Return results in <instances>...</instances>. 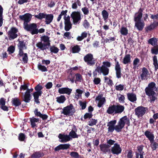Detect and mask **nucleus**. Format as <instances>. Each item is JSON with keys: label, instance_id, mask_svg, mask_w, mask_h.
Wrapping results in <instances>:
<instances>
[{"label": "nucleus", "instance_id": "55", "mask_svg": "<svg viewBox=\"0 0 158 158\" xmlns=\"http://www.w3.org/2000/svg\"><path fill=\"white\" fill-rule=\"evenodd\" d=\"M79 103L80 106H81L82 110H84L86 108L87 104V102L86 101L83 102L81 101H80Z\"/></svg>", "mask_w": 158, "mask_h": 158}, {"label": "nucleus", "instance_id": "17", "mask_svg": "<svg viewBox=\"0 0 158 158\" xmlns=\"http://www.w3.org/2000/svg\"><path fill=\"white\" fill-rule=\"evenodd\" d=\"M144 10L143 8H140L139 9L138 12L135 13L134 18V21L141 20Z\"/></svg>", "mask_w": 158, "mask_h": 158}, {"label": "nucleus", "instance_id": "9", "mask_svg": "<svg viewBox=\"0 0 158 158\" xmlns=\"http://www.w3.org/2000/svg\"><path fill=\"white\" fill-rule=\"evenodd\" d=\"M84 60L87 65L89 66H94L96 63L93 55L90 53L87 54L84 56Z\"/></svg>", "mask_w": 158, "mask_h": 158}, {"label": "nucleus", "instance_id": "59", "mask_svg": "<svg viewBox=\"0 0 158 158\" xmlns=\"http://www.w3.org/2000/svg\"><path fill=\"white\" fill-rule=\"evenodd\" d=\"M64 30L66 31H69L72 28L71 23L64 24Z\"/></svg>", "mask_w": 158, "mask_h": 158}, {"label": "nucleus", "instance_id": "46", "mask_svg": "<svg viewBox=\"0 0 158 158\" xmlns=\"http://www.w3.org/2000/svg\"><path fill=\"white\" fill-rule=\"evenodd\" d=\"M151 52L152 54L157 55L158 54V46H155L151 48Z\"/></svg>", "mask_w": 158, "mask_h": 158}, {"label": "nucleus", "instance_id": "54", "mask_svg": "<svg viewBox=\"0 0 158 158\" xmlns=\"http://www.w3.org/2000/svg\"><path fill=\"white\" fill-rule=\"evenodd\" d=\"M106 102V99L105 98H102V99L99 101V102L98 104V106L99 107H101Z\"/></svg>", "mask_w": 158, "mask_h": 158}, {"label": "nucleus", "instance_id": "10", "mask_svg": "<svg viewBox=\"0 0 158 158\" xmlns=\"http://www.w3.org/2000/svg\"><path fill=\"white\" fill-rule=\"evenodd\" d=\"M122 151V149L120 145L117 143H115L110 149V152L113 154L117 155L120 154Z\"/></svg>", "mask_w": 158, "mask_h": 158}, {"label": "nucleus", "instance_id": "22", "mask_svg": "<svg viewBox=\"0 0 158 158\" xmlns=\"http://www.w3.org/2000/svg\"><path fill=\"white\" fill-rule=\"evenodd\" d=\"M54 16L53 14H46L45 19V23L46 24H48L51 23L53 20Z\"/></svg>", "mask_w": 158, "mask_h": 158}, {"label": "nucleus", "instance_id": "6", "mask_svg": "<svg viewBox=\"0 0 158 158\" xmlns=\"http://www.w3.org/2000/svg\"><path fill=\"white\" fill-rule=\"evenodd\" d=\"M81 14L80 11H74L72 12L70 15L73 19V22L74 24H79L81 19Z\"/></svg>", "mask_w": 158, "mask_h": 158}, {"label": "nucleus", "instance_id": "45", "mask_svg": "<svg viewBox=\"0 0 158 158\" xmlns=\"http://www.w3.org/2000/svg\"><path fill=\"white\" fill-rule=\"evenodd\" d=\"M70 155L73 158H80L81 156L78 152H71Z\"/></svg>", "mask_w": 158, "mask_h": 158}, {"label": "nucleus", "instance_id": "41", "mask_svg": "<svg viewBox=\"0 0 158 158\" xmlns=\"http://www.w3.org/2000/svg\"><path fill=\"white\" fill-rule=\"evenodd\" d=\"M121 34L123 35H126L128 34V30L124 27H122L120 31Z\"/></svg>", "mask_w": 158, "mask_h": 158}, {"label": "nucleus", "instance_id": "51", "mask_svg": "<svg viewBox=\"0 0 158 158\" xmlns=\"http://www.w3.org/2000/svg\"><path fill=\"white\" fill-rule=\"evenodd\" d=\"M83 25L86 29H88L89 28L90 24L88 20L86 19L84 20L83 23Z\"/></svg>", "mask_w": 158, "mask_h": 158}, {"label": "nucleus", "instance_id": "62", "mask_svg": "<svg viewBox=\"0 0 158 158\" xmlns=\"http://www.w3.org/2000/svg\"><path fill=\"white\" fill-rule=\"evenodd\" d=\"M154 29V27H153V25L151 24L150 25L146 27L145 28V31L148 32L149 31H151Z\"/></svg>", "mask_w": 158, "mask_h": 158}, {"label": "nucleus", "instance_id": "56", "mask_svg": "<svg viewBox=\"0 0 158 158\" xmlns=\"http://www.w3.org/2000/svg\"><path fill=\"white\" fill-rule=\"evenodd\" d=\"M81 10L84 15H88L89 13V10L86 6H85L81 8Z\"/></svg>", "mask_w": 158, "mask_h": 158}, {"label": "nucleus", "instance_id": "14", "mask_svg": "<svg viewBox=\"0 0 158 158\" xmlns=\"http://www.w3.org/2000/svg\"><path fill=\"white\" fill-rule=\"evenodd\" d=\"M77 129L76 126L73 125L71 131L69 132V135L70 137H71L72 139V138H77L80 135L77 134L76 132L77 131Z\"/></svg>", "mask_w": 158, "mask_h": 158}, {"label": "nucleus", "instance_id": "12", "mask_svg": "<svg viewBox=\"0 0 158 158\" xmlns=\"http://www.w3.org/2000/svg\"><path fill=\"white\" fill-rule=\"evenodd\" d=\"M18 31V29L15 27H12L8 32V36L11 39H14L16 38L18 36L17 34Z\"/></svg>", "mask_w": 158, "mask_h": 158}, {"label": "nucleus", "instance_id": "2", "mask_svg": "<svg viewBox=\"0 0 158 158\" xmlns=\"http://www.w3.org/2000/svg\"><path fill=\"white\" fill-rule=\"evenodd\" d=\"M111 64L108 61H103L102 65L101 66H98L95 69V70L97 71L99 74L102 73L103 75L105 76L108 75L109 72V68L111 67Z\"/></svg>", "mask_w": 158, "mask_h": 158}, {"label": "nucleus", "instance_id": "8", "mask_svg": "<svg viewBox=\"0 0 158 158\" xmlns=\"http://www.w3.org/2000/svg\"><path fill=\"white\" fill-rule=\"evenodd\" d=\"M129 126L130 124L129 118L127 116H125L120 119L118 123V125L121 131L124 127L125 124Z\"/></svg>", "mask_w": 158, "mask_h": 158}, {"label": "nucleus", "instance_id": "25", "mask_svg": "<svg viewBox=\"0 0 158 158\" xmlns=\"http://www.w3.org/2000/svg\"><path fill=\"white\" fill-rule=\"evenodd\" d=\"M115 114H121L124 110L125 107L123 106L120 105H115Z\"/></svg>", "mask_w": 158, "mask_h": 158}, {"label": "nucleus", "instance_id": "28", "mask_svg": "<svg viewBox=\"0 0 158 158\" xmlns=\"http://www.w3.org/2000/svg\"><path fill=\"white\" fill-rule=\"evenodd\" d=\"M131 56L130 54L125 55L123 58L122 63L124 64H129L131 62Z\"/></svg>", "mask_w": 158, "mask_h": 158}, {"label": "nucleus", "instance_id": "16", "mask_svg": "<svg viewBox=\"0 0 158 158\" xmlns=\"http://www.w3.org/2000/svg\"><path fill=\"white\" fill-rule=\"evenodd\" d=\"M115 69L116 77L118 78H120L122 76L121 68L118 61L115 63Z\"/></svg>", "mask_w": 158, "mask_h": 158}, {"label": "nucleus", "instance_id": "35", "mask_svg": "<svg viewBox=\"0 0 158 158\" xmlns=\"http://www.w3.org/2000/svg\"><path fill=\"white\" fill-rule=\"evenodd\" d=\"M157 39L155 37H153L150 39L148 40L149 44H151L152 46H155L157 44Z\"/></svg>", "mask_w": 158, "mask_h": 158}, {"label": "nucleus", "instance_id": "7", "mask_svg": "<svg viewBox=\"0 0 158 158\" xmlns=\"http://www.w3.org/2000/svg\"><path fill=\"white\" fill-rule=\"evenodd\" d=\"M23 28L27 31L30 32L32 35L36 34L37 31V26L35 23L27 24Z\"/></svg>", "mask_w": 158, "mask_h": 158}, {"label": "nucleus", "instance_id": "40", "mask_svg": "<svg viewBox=\"0 0 158 158\" xmlns=\"http://www.w3.org/2000/svg\"><path fill=\"white\" fill-rule=\"evenodd\" d=\"M49 48L51 52V53L56 54L59 51L58 48L56 47L55 45L50 46Z\"/></svg>", "mask_w": 158, "mask_h": 158}, {"label": "nucleus", "instance_id": "21", "mask_svg": "<svg viewBox=\"0 0 158 158\" xmlns=\"http://www.w3.org/2000/svg\"><path fill=\"white\" fill-rule=\"evenodd\" d=\"M36 47L41 50L44 51L47 49H48L46 43H43L41 41L39 42L36 44Z\"/></svg>", "mask_w": 158, "mask_h": 158}, {"label": "nucleus", "instance_id": "33", "mask_svg": "<svg viewBox=\"0 0 158 158\" xmlns=\"http://www.w3.org/2000/svg\"><path fill=\"white\" fill-rule=\"evenodd\" d=\"M87 32L86 31H84L81 33V36H79L77 37V40L79 41H81L87 37Z\"/></svg>", "mask_w": 158, "mask_h": 158}, {"label": "nucleus", "instance_id": "15", "mask_svg": "<svg viewBox=\"0 0 158 158\" xmlns=\"http://www.w3.org/2000/svg\"><path fill=\"white\" fill-rule=\"evenodd\" d=\"M99 147L100 151L104 153L110 152V145L108 144L105 143L101 144L99 145Z\"/></svg>", "mask_w": 158, "mask_h": 158}, {"label": "nucleus", "instance_id": "64", "mask_svg": "<svg viewBox=\"0 0 158 158\" xmlns=\"http://www.w3.org/2000/svg\"><path fill=\"white\" fill-rule=\"evenodd\" d=\"M64 23H71L70 21V17L69 15H68L67 17L64 16Z\"/></svg>", "mask_w": 158, "mask_h": 158}, {"label": "nucleus", "instance_id": "24", "mask_svg": "<svg viewBox=\"0 0 158 158\" xmlns=\"http://www.w3.org/2000/svg\"><path fill=\"white\" fill-rule=\"evenodd\" d=\"M149 74V72L147 69L145 67H143L142 69V73L140 75L141 79L144 80L147 78L148 75Z\"/></svg>", "mask_w": 158, "mask_h": 158}, {"label": "nucleus", "instance_id": "3", "mask_svg": "<svg viewBox=\"0 0 158 158\" xmlns=\"http://www.w3.org/2000/svg\"><path fill=\"white\" fill-rule=\"evenodd\" d=\"M116 122V120H111L108 123L107 125V126L108 127V133H112L114 130H115L117 132L121 131L118 125L116 126L115 125Z\"/></svg>", "mask_w": 158, "mask_h": 158}, {"label": "nucleus", "instance_id": "60", "mask_svg": "<svg viewBox=\"0 0 158 158\" xmlns=\"http://www.w3.org/2000/svg\"><path fill=\"white\" fill-rule=\"evenodd\" d=\"M92 116L93 114L91 113H86L85 114L84 118L85 119H89L90 118H92Z\"/></svg>", "mask_w": 158, "mask_h": 158}, {"label": "nucleus", "instance_id": "30", "mask_svg": "<svg viewBox=\"0 0 158 158\" xmlns=\"http://www.w3.org/2000/svg\"><path fill=\"white\" fill-rule=\"evenodd\" d=\"M31 94L29 93V92L26 91L24 93L23 101L26 103H28L31 99Z\"/></svg>", "mask_w": 158, "mask_h": 158}, {"label": "nucleus", "instance_id": "44", "mask_svg": "<svg viewBox=\"0 0 158 158\" xmlns=\"http://www.w3.org/2000/svg\"><path fill=\"white\" fill-rule=\"evenodd\" d=\"M43 88V86L40 84H39L35 87V89L36 91L35 92H38V93L42 94L43 92L42 89Z\"/></svg>", "mask_w": 158, "mask_h": 158}, {"label": "nucleus", "instance_id": "49", "mask_svg": "<svg viewBox=\"0 0 158 158\" xmlns=\"http://www.w3.org/2000/svg\"><path fill=\"white\" fill-rule=\"evenodd\" d=\"M38 68L39 70L42 72H46L48 70L46 67L44 65H42L40 63H39L38 65Z\"/></svg>", "mask_w": 158, "mask_h": 158}, {"label": "nucleus", "instance_id": "34", "mask_svg": "<svg viewBox=\"0 0 158 158\" xmlns=\"http://www.w3.org/2000/svg\"><path fill=\"white\" fill-rule=\"evenodd\" d=\"M102 14L104 21L106 23L107 22L109 17V13L106 10H104L102 11Z\"/></svg>", "mask_w": 158, "mask_h": 158}, {"label": "nucleus", "instance_id": "27", "mask_svg": "<svg viewBox=\"0 0 158 158\" xmlns=\"http://www.w3.org/2000/svg\"><path fill=\"white\" fill-rule=\"evenodd\" d=\"M5 99L2 98L0 99V107L4 111H8V107L5 106Z\"/></svg>", "mask_w": 158, "mask_h": 158}, {"label": "nucleus", "instance_id": "19", "mask_svg": "<svg viewBox=\"0 0 158 158\" xmlns=\"http://www.w3.org/2000/svg\"><path fill=\"white\" fill-rule=\"evenodd\" d=\"M135 26L140 31H142L145 26V23L141 20L135 21Z\"/></svg>", "mask_w": 158, "mask_h": 158}, {"label": "nucleus", "instance_id": "18", "mask_svg": "<svg viewBox=\"0 0 158 158\" xmlns=\"http://www.w3.org/2000/svg\"><path fill=\"white\" fill-rule=\"evenodd\" d=\"M72 91V89L68 87H64L60 88L58 90V92L60 94H66L70 95Z\"/></svg>", "mask_w": 158, "mask_h": 158}, {"label": "nucleus", "instance_id": "13", "mask_svg": "<svg viewBox=\"0 0 158 158\" xmlns=\"http://www.w3.org/2000/svg\"><path fill=\"white\" fill-rule=\"evenodd\" d=\"M58 138L60 139V141L62 143L67 142L72 140V139L69 136V135L59 134L58 136Z\"/></svg>", "mask_w": 158, "mask_h": 158}, {"label": "nucleus", "instance_id": "58", "mask_svg": "<svg viewBox=\"0 0 158 158\" xmlns=\"http://www.w3.org/2000/svg\"><path fill=\"white\" fill-rule=\"evenodd\" d=\"M139 62L140 60L139 58H136L135 59L133 62V69H135L136 67H137V64H139Z\"/></svg>", "mask_w": 158, "mask_h": 158}, {"label": "nucleus", "instance_id": "4", "mask_svg": "<svg viewBox=\"0 0 158 158\" xmlns=\"http://www.w3.org/2000/svg\"><path fill=\"white\" fill-rule=\"evenodd\" d=\"M75 112V110L72 104H70L69 105L64 107L63 111L61 112V114H63L66 116H72Z\"/></svg>", "mask_w": 158, "mask_h": 158}, {"label": "nucleus", "instance_id": "42", "mask_svg": "<svg viewBox=\"0 0 158 158\" xmlns=\"http://www.w3.org/2000/svg\"><path fill=\"white\" fill-rule=\"evenodd\" d=\"M29 85V84H26L24 82H23V84L20 86V93H21V91L22 90H27L28 89ZM21 93L22 94H23V93Z\"/></svg>", "mask_w": 158, "mask_h": 158}, {"label": "nucleus", "instance_id": "1", "mask_svg": "<svg viewBox=\"0 0 158 158\" xmlns=\"http://www.w3.org/2000/svg\"><path fill=\"white\" fill-rule=\"evenodd\" d=\"M154 82L149 83L145 89L146 94L148 96L151 102H153L157 98V94L155 92H157V88L156 87Z\"/></svg>", "mask_w": 158, "mask_h": 158}, {"label": "nucleus", "instance_id": "37", "mask_svg": "<svg viewBox=\"0 0 158 158\" xmlns=\"http://www.w3.org/2000/svg\"><path fill=\"white\" fill-rule=\"evenodd\" d=\"M153 64L154 66L155 69L156 71L158 69V63L157 56H154L153 58Z\"/></svg>", "mask_w": 158, "mask_h": 158}, {"label": "nucleus", "instance_id": "31", "mask_svg": "<svg viewBox=\"0 0 158 158\" xmlns=\"http://www.w3.org/2000/svg\"><path fill=\"white\" fill-rule=\"evenodd\" d=\"M44 155L43 152L38 151L34 152L31 155V157L33 158H40Z\"/></svg>", "mask_w": 158, "mask_h": 158}, {"label": "nucleus", "instance_id": "38", "mask_svg": "<svg viewBox=\"0 0 158 158\" xmlns=\"http://www.w3.org/2000/svg\"><path fill=\"white\" fill-rule=\"evenodd\" d=\"M151 143L150 146L152 149V151H154L158 148V143L154 141L150 142Z\"/></svg>", "mask_w": 158, "mask_h": 158}, {"label": "nucleus", "instance_id": "57", "mask_svg": "<svg viewBox=\"0 0 158 158\" xmlns=\"http://www.w3.org/2000/svg\"><path fill=\"white\" fill-rule=\"evenodd\" d=\"M40 38L41 41L44 42V43L48 42L49 40V37L47 36L44 35L41 36Z\"/></svg>", "mask_w": 158, "mask_h": 158}, {"label": "nucleus", "instance_id": "20", "mask_svg": "<svg viewBox=\"0 0 158 158\" xmlns=\"http://www.w3.org/2000/svg\"><path fill=\"white\" fill-rule=\"evenodd\" d=\"M144 135L148 138L150 142L154 141L155 138L153 132L150 131L149 130L146 131L144 133Z\"/></svg>", "mask_w": 158, "mask_h": 158}, {"label": "nucleus", "instance_id": "43", "mask_svg": "<svg viewBox=\"0 0 158 158\" xmlns=\"http://www.w3.org/2000/svg\"><path fill=\"white\" fill-rule=\"evenodd\" d=\"M143 147L144 146L143 145L138 146L137 147V150L138 151L137 153H138L139 154L143 155V154L144 153L143 151Z\"/></svg>", "mask_w": 158, "mask_h": 158}, {"label": "nucleus", "instance_id": "26", "mask_svg": "<svg viewBox=\"0 0 158 158\" xmlns=\"http://www.w3.org/2000/svg\"><path fill=\"white\" fill-rule=\"evenodd\" d=\"M106 113L109 114H115V105H110L106 110Z\"/></svg>", "mask_w": 158, "mask_h": 158}, {"label": "nucleus", "instance_id": "50", "mask_svg": "<svg viewBox=\"0 0 158 158\" xmlns=\"http://www.w3.org/2000/svg\"><path fill=\"white\" fill-rule=\"evenodd\" d=\"M46 14L43 13H40L38 15H35V17L40 19L45 18Z\"/></svg>", "mask_w": 158, "mask_h": 158}, {"label": "nucleus", "instance_id": "39", "mask_svg": "<svg viewBox=\"0 0 158 158\" xmlns=\"http://www.w3.org/2000/svg\"><path fill=\"white\" fill-rule=\"evenodd\" d=\"M81 50V48L78 45H76L74 46L72 48V52L73 53H78Z\"/></svg>", "mask_w": 158, "mask_h": 158}, {"label": "nucleus", "instance_id": "32", "mask_svg": "<svg viewBox=\"0 0 158 158\" xmlns=\"http://www.w3.org/2000/svg\"><path fill=\"white\" fill-rule=\"evenodd\" d=\"M30 121L31 122V127L32 128H34L37 127L36 124L35 123V122L37 123L39 122V118H36L32 117L29 118Z\"/></svg>", "mask_w": 158, "mask_h": 158}, {"label": "nucleus", "instance_id": "29", "mask_svg": "<svg viewBox=\"0 0 158 158\" xmlns=\"http://www.w3.org/2000/svg\"><path fill=\"white\" fill-rule=\"evenodd\" d=\"M42 94V93H38V92H34L33 93V96L34 102L37 104H39L40 103L39 98L40 96Z\"/></svg>", "mask_w": 158, "mask_h": 158}, {"label": "nucleus", "instance_id": "36", "mask_svg": "<svg viewBox=\"0 0 158 158\" xmlns=\"http://www.w3.org/2000/svg\"><path fill=\"white\" fill-rule=\"evenodd\" d=\"M56 99L57 102L59 103H63L66 100V98L65 96L63 95L56 97Z\"/></svg>", "mask_w": 158, "mask_h": 158}, {"label": "nucleus", "instance_id": "48", "mask_svg": "<svg viewBox=\"0 0 158 158\" xmlns=\"http://www.w3.org/2000/svg\"><path fill=\"white\" fill-rule=\"evenodd\" d=\"M3 9L1 6H0V27H1L3 23L2 13Z\"/></svg>", "mask_w": 158, "mask_h": 158}, {"label": "nucleus", "instance_id": "63", "mask_svg": "<svg viewBox=\"0 0 158 158\" xmlns=\"http://www.w3.org/2000/svg\"><path fill=\"white\" fill-rule=\"evenodd\" d=\"M61 145L63 150H67L69 149L71 146L70 145L69 143L61 144Z\"/></svg>", "mask_w": 158, "mask_h": 158}, {"label": "nucleus", "instance_id": "47", "mask_svg": "<svg viewBox=\"0 0 158 158\" xmlns=\"http://www.w3.org/2000/svg\"><path fill=\"white\" fill-rule=\"evenodd\" d=\"M22 57V61L24 64H26L27 63L28 58L27 55V53H25L23 56H21Z\"/></svg>", "mask_w": 158, "mask_h": 158}, {"label": "nucleus", "instance_id": "52", "mask_svg": "<svg viewBox=\"0 0 158 158\" xmlns=\"http://www.w3.org/2000/svg\"><path fill=\"white\" fill-rule=\"evenodd\" d=\"M12 104L15 106H18L20 103L19 99L16 98L12 99Z\"/></svg>", "mask_w": 158, "mask_h": 158}, {"label": "nucleus", "instance_id": "61", "mask_svg": "<svg viewBox=\"0 0 158 158\" xmlns=\"http://www.w3.org/2000/svg\"><path fill=\"white\" fill-rule=\"evenodd\" d=\"M124 86L123 85L119 84L118 85L115 86V89L117 90L122 91L124 89Z\"/></svg>", "mask_w": 158, "mask_h": 158}, {"label": "nucleus", "instance_id": "5", "mask_svg": "<svg viewBox=\"0 0 158 158\" xmlns=\"http://www.w3.org/2000/svg\"><path fill=\"white\" fill-rule=\"evenodd\" d=\"M135 114L138 118L142 117L148 112V108L141 106L137 107L135 109Z\"/></svg>", "mask_w": 158, "mask_h": 158}, {"label": "nucleus", "instance_id": "23", "mask_svg": "<svg viewBox=\"0 0 158 158\" xmlns=\"http://www.w3.org/2000/svg\"><path fill=\"white\" fill-rule=\"evenodd\" d=\"M127 98L132 102H134L137 100L136 95L133 93H128L127 94Z\"/></svg>", "mask_w": 158, "mask_h": 158}, {"label": "nucleus", "instance_id": "53", "mask_svg": "<svg viewBox=\"0 0 158 158\" xmlns=\"http://www.w3.org/2000/svg\"><path fill=\"white\" fill-rule=\"evenodd\" d=\"M98 122V120L93 118H92L89 121L88 125L90 126L95 125Z\"/></svg>", "mask_w": 158, "mask_h": 158}, {"label": "nucleus", "instance_id": "11", "mask_svg": "<svg viewBox=\"0 0 158 158\" xmlns=\"http://www.w3.org/2000/svg\"><path fill=\"white\" fill-rule=\"evenodd\" d=\"M32 15L29 13H26L24 15H20V19L24 21L23 27L28 24V23L31 20Z\"/></svg>", "mask_w": 158, "mask_h": 158}]
</instances>
